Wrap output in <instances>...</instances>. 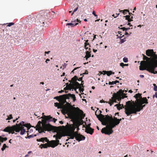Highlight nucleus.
Instances as JSON below:
<instances>
[{"mask_svg": "<svg viewBox=\"0 0 157 157\" xmlns=\"http://www.w3.org/2000/svg\"><path fill=\"white\" fill-rule=\"evenodd\" d=\"M144 103H148V100L146 97L143 98V100H138L136 104H135L134 101H128L126 102L125 113L128 116L132 114H136L137 112L140 111L145 106V105H143Z\"/></svg>", "mask_w": 157, "mask_h": 157, "instance_id": "f257e3e1", "label": "nucleus"}, {"mask_svg": "<svg viewBox=\"0 0 157 157\" xmlns=\"http://www.w3.org/2000/svg\"><path fill=\"white\" fill-rule=\"evenodd\" d=\"M70 98L73 99L74 102L76 100L75 95L70 93L56 96L54 99L57 100L59 103H55L54 106L57 107L58 109H61L63 107V104L66 102V99H69Z\"/></svg>", "mask_w": 157, "mask_h": 157, "instance_id": "f03ea898", "label": "nucleus"}, {"mask_svg": "<svg viewBox=\"0 0 157 157\" xmlns=\"http://www.w3.org/2000/svg\"><path fill=\"white\" fill-rule=\"evenodd\" d=\"M102 124L104 125H107V128H102L101 132L102 133L107 135H110L113 132V131L112 129L116 126L112 120H109L108 117L106 116H105V119L102 122Z\"/></svg>", "mask_w": 157, "mask_h": 157, "instance_id": "7ed1b4c3", "label": "nucleus"}, {"mask_svg": "<svg viewBox=\"0 0 157 157\" xmlns=\"http://www.w3.org/2000/svg\"><path fill=\"white\" fill-rule=\"evenodd\" d=\"M43 123L42 128L37 129L39 133L44 132V131H53L54 132H57L59 131L61 128V126L56 127L52 126L50 124H46L42 120Z\"/></svg>", "mask_w": 157, "mask_h": 157, "instance_id": "20e7f679", "label": "nucleus"}, {"mask_svg": "<svg viewBox=\"0 0 157 157\" xmlns=\"http://www.w3.org/2000/svg\"><path fill=\"white\" fill-rule=\"evenodd\" d=\"M49 15V13L48 11L43 12L42 15L38 18L40 23L39 25H40L41 26L48 27L51 23L50 19L48 18Z\"/></svg>", "mask_w": 157, "mask_h": 157, "instance_id": "39448f33", "label": "nucleus"}, {"mask_svg": "<svg viewBox=\"0 0 157 157\" xmlns=\"http://www.w3.org/2000/svg\"><path fill=\"white\" fill-rule=\"evenodd\" d=\"M157 67V64L148 62L147 64L140 65L139 67L140 70H146L154 74H157V71H155V68Z\"/></svg>", "mask_w": 157, "mask_h": 157, "instance_id": "423d86ee", "label": "nucleus"}, {"mask_svg": "<svg viewBox=\"0 0 157 157\" xmlns=\"http://www.w3.org/2000/svg\"><path fill=\"white\" fill-rule=\"evenodd\" d=\"M14 125L16 127V132H19L20 131V127H22L23 126H25L27 128L28 132H29V129L31 127L30 124H24V122L23 121H21L18 124H17L16 125Z\"/></svg>", "mask_w": 157, "mask_h": 157, "instance_id": "0eeeda50", "label": "nucleus"}, {"mask_svg": "<svg viewBox=\"0 0 157 157\" xmlns=\"http://www.w3.org/2000/svg\"><path fill=\"white\" fill-rule=\"evenodd\" d=\"M151 56L153 57V58H151L150 61H142L141 62L140 65L147 64V63L150 62L155 64H157V55L155 54V52H154V53H152Z\"/></svg>", "mask_w": 157, "mask_h": 157, "instance_id": "6e6552de", "label": "nucleus"}, {"mask_svg": "<svg viewBox=\"0 0 157 157\" xmlns=\"http://www.w3.org/2000/svg\"><path fill=\"white\" fill-rule=\"evenodd\" d=\"M40 118H42L44 122H46V124H49V122L50 121H53L54 123H55L57 121V119L53 118L52 117H51L50 115L45 116L43 115L42 117Z\"/></svg>", "mask_w": 157, "mask_h": 157, "instance_id": "1a4fd4ad", "label": "nucleus"}, {"mask_svg": "<svg viewBox=\"0 0 157 157\" xmlns=\"http://www.w3.org/2000/svg\"><path fill=\"white\" fill-rule=\"evenodd\" d=\"M123 93V90L121 89H120L117 93H114L113 94L112 98H116L117 99L118 101H120L122 98L121 97V94Z\"/></svg>", "mask_w": 157, "mask_h": 157, "instance_id": "9d476101", "label": "nucleus"}, {"mask_svg": "<svg viewBox=\"0 0 157 157\" xmlns=\"http://www.w3.org/2000/svg\"><path fill=\"white\" fill-rule=\"evenodd\" d=\"M16 126L15 125H13L11 127H7L4 129L3 131L5 132H8L9 133H11L13 134L14 133V131L16 132Z\"/></svg>", "mask_w": 157, "mask_h": 157, "instance_id": "9b49d317", "label": "nucleus"}, {"mask_svg": "<svg viewBox=\"0 0 157 157\" xmlns=\"http://www.w3.org/2000/svg\"><path fill=\"white\" fill-rule=\"evenodd\" d=\"M72 120L73 123V124L76 128L77 127H79L80 125L83 124V121L82 119H81L80 121L76 120L75 119H72Z\"/></svg>", "mask_w": 157, "mask_h": 157, "instance_id": "f8f14e48", "label": "nucleus"}, {"mask_svg": "<svg viewBox=\"0 0 157 157\" xmlns=\"http://www.w3.org/2000/svg\"><path fill=\"white\" fill-rule=\"evenodd\" d=\"M110 115V116L108 115H106L105 116L108 117V119L112 120L114 124H116V125H117L120 123L119 121H118L117 120H115L114 119V117L113 118L111 115Z\"/></svg>", "mask_w": 157, "mask_h": 157, "instance_id": "ddd939ff", "label": "nucleus"}, {"mask_svg": "<svg viewBox=\"0 0 157 157\" xmlns=\"http://www.w3.org/2000/svg\"><path fill=\"white\" fill-rule=\"evenodd\" d=\"M85 137L80 134H77L75 137L76 140L78 141L85 140Z\"/></svg>", "mask_w": 157, "mask_h": 157, "instance_id": "4468645a", "label": "nucleus"}, {"mask_svg": "<svg viewBox=\"0 0 157 157\" xmlns=\"http://www.w3.org/2000/svg\"><path fill=\"white\" fill-rule=\"evenodd\" d=\"M56 140H52L51 141V144L52 145L51 146V147L54 148L59 144V140L57 139Z\"/></svg>", "mask_w": 157, "mask_h": 157, "instance_id": "2eb2a0df", "label": "nucleus"}, {"mask_svg": "<svg viewBox=\"0 0 157 157\" xmlns=\"http://www.w3.org/2000/svg\"><path fill=\"white\" fill-rule=\"evenodd\" d=\"M141 94L140 93H138L134 96V97L136 99V101L134 102L135 104H136V103H137V101L139 99L143 100V98H142L141 96Z\"/></svg>", "mask_w": 157, "mask_h": 157, "instance_id": "dca6fc26", "label": "nucleus"}, {"mask_svg": "<svg viewBox=\"0 0 157 157\" xmlns=\"http://www.w3.org/2000/svg\"><path fill=\"white\" fill-rule=\"evenodd\" d=\"M48 143H46L45 144H41L39 146V147L41 148L42 149L43 148H47L48 147H51V146H52V144H51V141L49 142Z\"/></svg>", "mask_w": 157, "mask_h": 157, "instance_id": "f3484780", "label": "nucleus"}, {"mask_svg": "<svg viewBox=\"0 0 157 157\" xmlns=\"http://www.w3.org/2000/svg\"><path fill=\"white\" fill-rule=\"evenodd\" d=\"M95 115L98 118V120L100 121H101L102 120L103 121L105 119V116L101 114H100L99 115H97L96 111L95 112Z\"/></svg>", "mask_w": 157, "mask_h": 157, "instance_id": "a211bd4d", "label": "nucleus"}, {"mask_svg": "<svg viewBox=\"0 0 157 157\" xmlns=\"http://www.w3.org/2000/svg\"><path fill=\"white\" fill-rule=\"evenodd\" d=\"M68 84V83H67ZM74 84L73 83H72L71 84V83H69V84H67L66 86L65 87L64 89V90H71V89L73 88L74 87Z\"/></svg>", "mask_w": 157, "mask_h": 157, "instance_id": "6ab92c4d", "label": "nucleus"}, {"mask_svg": "<svg viewBox=\"0 0 157 157\" xmlns=\"http://www.w3.org/2000/svg\"><path fill=\"white\" fill-rule=\"evenodd\" d=\"M85 132L87 133L92 135L94 132V129L91 127L86 128Z\"/></svg>", "mask_w": 157, "mask_h": 157, "instance_id": "aec40b11", "label": "nucleus"}, {"mask_svg": "<svg viewBox=\"0 0 157 157\" xmlns=\"http://www.w3.org/2000/svg\"><path fill=\"white\" fill-rule=\"evenodd\" d=\"M73 109H74L75 111V112H76L77 113H80L81 114L84 115L83 116V118H84V117L85 116V115L83 114V112L78 107H77L76 108L75 107H73Z\"/></svg>", "mask_w": 157, "mask_h": 157, "instance_id": "412c9836", "label": "nucleus"}, {"mask_svg": "<svg viewBox=\"0 0 157 157\" xmlns=\"http://www.w3.org/2000/svg\"><path fill=\"white\" fill-rule=\"evenodd\" d=\"M36 141L38 142H42L44 143V142L48 143L49 142V140L47 137L41 138L40 139H37Z\"/></svg>", "mask_w": 157, "mask_h": 157, "instance_id": "4be33fe9", "label": "nucleus"}, {"mask_svg": "<svg viewBox=\"0 0 157 157\" xmlns=\"http://www.w3.org/2000/svg\"><path fill=\"white\" fill-rule=\"evenodd\" d=\"M91 49L90 48L89 49L88 51H87L86 52V55L85 56V58H86V59H87L91 56Z\"/></svg>", "mask_w": 157, "mask_h": 157, "instance_id": "5701e85b", "label": "nucleus"}, {"mask_svg": "<svg viewBox=\"0 0 157 157\" xmlns=\"http://www.w3.org/2000/svg\"><path fill=\"white\" fill-rule=\"evenodd\" d=\"M154 53L153 49H148L146 51V54L148 56H151L152 53Z\"/></svg>", "mask_w": 157, "mask_h": 157, "instance_id": "b1692460", "label": "nucleus"}, {"mask_svg": "<svg viewBox=\"0 0 157 157\" xmlns=\"http://www.w3.org/2000/svg\"><path fill=\"white\" fill-rule=\"evenodd\" d=\"M114 74V72H112V71H103L101 74H103L104 75H105V74H106L108 76H109L110 75H112V74Z\"/></svg>", "mask_w": 157, "mask_h": 157, "instance_id": "393cba45", "label": "nucleus"}, {"mask_svg": "<svg viewBox=\"0 0 157 157\" xmlns=\"http://www.w3.org/2000/svg\"><path fill=\"white\" fill-rule=\"evenodd\" d=\"M61 109H62L61 110L62 113L64 115H65V114L68 113V109L67 108H65L64 104H63V107Z\"/></svg>", "mask_w": 157, "mask_h": 157, "instance_id": "a878e982", "label": "nucleus"}, {"mask_svg": "<svg viewBox=\"0 0 157 157\" xmlns=\"http://www.w3.org/2000/svg\"><path fill=\"white\" fill-rule=\"evenodd\" d=\"M76 128L72 124H70L69 126V129L71 131L70 133L75 132V130Z\"/></svg>", "mask_w": 157, "mask_h": 157, "instance_id": "bb28decb", "label": "nucleus"}, {"mask_svg": "<svg viewBox=\"0 0 157 157\" xmlns=\"http://www.w3.org/2000/svg\"><path fill=\"white\" fill-rule=\"evenodd\" d=\"M42 123H43L42 119V121H39L38 122L37 125H36V127H37V129L40 128H42Z\"/></svg>", "mask_w": 157, "mask_h": 157, "instance_id": "cd10ccee", "label": "nucleus"}, {"mask_svg": "<svg viewBox=\"0 0 157 157\" xmlns=\"http://www.w3.org/2000/svg\"><path fill=\"white\" fill-rule=\"evenodd\" d=\"M74 87H75L76 88H79L81 87V85L78 82H73Z\"/></svg>", "mask_w": 157, "mask_h": 157, "instance_id": "c85d7f7f", "label": "nucleus"}, {"mask_svg": "<svg viewBox=\"0 0 157 157\" xmlns=\"http://www.w3.org/2000/svg\"><path fill=\"white\" fill-rule=\"evenodd\" d=\"M20 131H21L20 134L21 135H23L26 132L24 127H20Z\"/></svg>", "mask_w": 157, "mask_h": 157, "instance_id": "c756f323", "label": "nucleus"}, {"mask_svg": "<svg viewBox=\"0 0 157 157\" xmlns=\"http://www.w3.org/2000/svg\"><path fill=\"white\" fill-rule=\"evenodd\" d=\"M78 77L76 76H75L73 77L70 81L71 82H72V83H73V82H76V80H77Z\"/></svg>", "mask_w": 157, "mask_h": 157, "instance_id": "7c9ffc66", "label": "nucleus"}, {"mask_svg": "<svg viewBox=\"0 0 157 157\" xmlns=\"http://www.w3.org/2000/svg\"><path fill=\"white\" fill-rule=\"evenodd\" d=\"M142 56H143V59L144 60H146V61H150L151 58H149L144 55V54H142Z\"/></svg>", "mask_w": 157, "mask_h": 157, "instance_id": "2f4dec72", "label": "nucleus"}, {"mask_svg": "<svg viewBox=\"0 0 157 157\" xmlns=\"http://www.w3.org/2000/svg\"><path fill=\"white\" fill-rule=\"evenodd\" d=\"M62 136L60 134L57 133L56 135H54L53 137H56V139H60Z\"/></svg>", "mask_w": 157, "mask_h": 157, "instance_id": "473e14b6", "label": "nucleus"}, {"mask_svg": "<svg viewBox=\"0 0 157 157\" xmlns=\"http://www.w3.org/2000/svg\"><path fill=\"white\" fill-rule=\"evenodd\" d=\"M78 24V23H68L66 24V25H70L71 26V27H73L75 25H77Z\"/></svg>", "mask_w": 157, "mask_h": 157, "instance_id": "72a5a7b5", "label": "nucleus"}, {"mask_svg": "<svg viewBox=\"0 0 157 157\" xmlns=\"http://www.w3.org/2000/svg\"><path fill=\"white\" fill-rule=\"evenodd\" d=\"M7 140V137H2L1 136H0V142H3L4 141H6Z\"/></svg>", "mask_w": 157, "mask_h": 157, "instance_id": "f704fd0d", "label": "nucleus"}, {"mask_svg": "<svg viewBox=\"0 0 157 157\" xmlns=\"http://www.w3.org/2000/svg\"><path fill=\"white\" fill-rule=\"evenodd\" d=\"M119 81L118 80H116L115 81H112V82H109V84L111 85L114 84H116L117 83H119Z\"/></svg>", "mask_w": 157, "mask_h": 157, "instance_id": "c9c22d12", "label": "nucleus"}, {"mask_svg": "<svg viewBox=\"0 0 157 157\" xmlns=\"http://www.w3.org/2000/svg\"><path fill=\"white\" fill-rule=\"evenodd\" d=\"M69 136H70V138L71 139H74V138L75 137V136L74 135H73L72 133H70L68 135Z\"/></svg>", "mask_w": 157, "mask_h": 157, "instance_id": "e433bc0d", "label": "nucleus"}, {"mask_svg": "<svg viewBox=\"0 0 157 157\" xmlns=\"http://www.w3.org/2000/svg\"><path fill=\"white\" fill-rule=\"evenodd\" d=\"M65 103H66V104L65 105H64V106H65V108H67L68 109V107L69 106H71L70 104L68 102H67L66 101Z\"/></svg>", "mask_w": 157, "mask_h": 157, "instance_id": "4c0bfd02", "label": "nucleus"}, {"mask_svg": "<svg viewBox=\"0 0 157 157\" xmlns=\"http://www.w3.org/2000/svg\"><path fill=\"white\" fill-rule=\"evenodd\" d=\"M120 29H122L124 31V30L125 31H127L128 30H129L130 29H132V28H126L125 27H122L121 28H120Z\"/></svg>", "mask_w": 157, "mask_h": 157, "instance_id": "58836bf2", "label": "nucleus"}, {"mask_svg": "<svg viewBox=\"0 0 157 157\" xmlns=\"http://www.w3.org/2000/svg\"><path fill=\"white\" fill-rule=\"evenodd\" d=\"M6 147H7L6 145V144H5L3 145V147L1 148V150L2 151H3Z\"/></svg>", "mask_w": 157, "mask_h": 157, "instance_id": "ea45409f", "label": "nucleus"}, {"mask_svg": "<svg viewBox=\"0 0 157 157\" xmlns=\"http://www.w3.org/2000/svg\"><path fill=\"white\" fill-rule=\"evenodd\" d=\"M13 118V117L12 114H10L9 116H8V117L6 119V120H10Z\"/></svg>", "mask_w": 157, "mask_h": 157, "instance_id": "a19ab883", "label": "nucleus"}, {"mask_svg": "<svg viewBox=\"0 0 157 157\" xmlns=\"http://www.w3.org/2000/svg\"><path fill=\"white\" fill-rule=\"evenodd\" d=\"M88 40H87L86 41V42H85L84 44L86 46H89V47H90V44L88 43Z\"/></svg>", "mask_w": 157, "mask_h": 157, "instance_id": "79ce46f5", "label": "nucleus"}, {"mask_svg": "<svg viewBox=\"0 0 157 157\" xmlns=\"http://www.w3.org/2000/svg\"><path fill=\"white\" fill-rule=\"evenodd\" d=\"M121 105L119 103V104H117L115 105V106H117L118 109L120 110V107L121 106Z\"/></svg>", "mask_w": 157, "mask_h": 157, "instance_id": "37998d69", "label": "nucleus"}, {"mask_svg": "<svg viewBox=\"0 0 157 157\" xmlns=\"http://www.w3.org/2000/svg\"><path fill=\"white\" fill-rule=\"evenodd\" d=\"M112 98V100H111L110 99V101H112L113 103V102H117V98H113L112 99V98Z\"/></svg>", "mask_w": 157, "mask_h": 157, "instance_id": "c03bdc74", "label": "nucleus"}, {"mask_svg": "<svg viewBox=\"0 0 157 157\" xmlns=\"http://www.w3.org/2000/svg\"><path fill=\"white\" fill-rule=\"evenodd\" d=\"M126 94H124L123 93L121 94V97H122V98L123 99L124 98H127V96L126 95Z\"/></svg>", "mask_w": 157, "mask_h": 157, "instance_id": "a18cd8bd", "label": "nucleus"}, {"mask_svg": "<svg viewBox=\"0 0 157 157\" xmlns=\"http://www.w3.org/2000/svg\"><path fill=\"white\" fill-rule=\"evenodd\" d=\"M127 12H129V10H123V13L124 15H125L127 13Z\"/></svg>", "mask_w": 157, "mask_h": 157, "instance_id": "49530a36", "label": "nucleus"}, {"mask_svg": "<svg viewBox=\"0 0 157 157\" xmlns=\"http://www.w3.org/2000/svg\"><path fill=\"white\" fill-rule=\"evenodd\" d=\"M123 61L125 63H127L128 62V59L127 58L124 57L123 59Z\"/></svg>", "mask_w": 157, "mask_h": 157, "instance_id": "de8ad7c7", "label": "nucleus"}, {"mask_svg": "<svg viewBox=\"0 0 157 157\" xmlns=\"http://www.w3.org/2000/svg\"><path fill=\"white\" fill-rule=\"evenodd\" d=\"M79 91L80 93L83 92L84 90L83 87L82 88L81 86V87H80L79 88Z\"/></svg>", "mask_w": 157, "mask_h": 157, "instance_id": "09e8293b", "label": "nucleus"}, {"mask_svg": "<svg viewBox=\"0 0 157 157\" xmlns=\"http://www.w3.org/2000/svg\"><path fill=\"white\" fill-rule=\"evenodd\" d=\"M14 24V23H13V22L9 23L8 24L7 26L10 27L12 25H13Z\"/></svg>", "mask_w": 157, "mask_h": 157, "instance_id": "8fccbe9b", "label": "nucleus"}, {"mask_svg": "<svg viewBox=\"0 0 157 157\" xmlns=\"http://www.w3.org/2000/svg\"><path fill=\"white\" fill-rule=\"evenodd\" d=\"M71 133L73 135H75V136H77V134H79L78 133V132L76 131L75 132H72Z\"/></svg>", "mask_w": 157, "mask_h": 157, "instance_id": "3c124183", "label": "nucleus"}, {"mask_svg": "<svg viewBox=\"0 0 157 157\" xmlns=\"http://www.w3.org/2000/svg\"><path fill=\"white\" fill-rule=\"evenodd\" d=\"M82 77L79 78L78 79V78L77 80L79 81H81V82L82 83L83 82V81L82 80Z\"/></svg>", "mask_w": 157, "mask_h": 157, "instance_id": "603ef678", "label": "nucleus"}, {"mask_svg": "<svg viewBox=\"0 0 157 157\" xmlns=\"http://www.w3.org/2000/svg\"><path fill=\"white\" fill-rule=\"evenodd\" d=\"M27 132V134H28V138L29 139H30L32 137H33V135H29V136H28V135H29V134L28 133V131Z\"/></svg>", "mask_w": 157, "mask_h": 157, "instance_id": "864d4df0", "label": "nucleus"}, {"mask_svg": "<svg viewBox=\"0 0 157 157\" xmlns=\"http://www.w3.org/2000/svg\"><path fill=\"white\" fill-rule=\"evenodd\" d=\"M126 41L125 39V38L121 39V44L124 43V41Z\"/></svg>", "mask_w": 157, "mask_h": 157, "instance_id": "5fc2aeb1", "label": "nucleus"}, {"mask_svg": "<svg viewBox=\"0 0 157 157\" xmlns=\"http://www.w3.org/2000/svg\"><path fill=\"white\" fill-rule=\"evenodd\" d=\"M125 106H126V105L124 106L123 105V104L121 105V106L120 107V109H121L123 108H124V107H125Z\"/></svg>", "mask_w": 157, "mask_h": 157, "instance_id": "6e6d98bb", "label": "nucleus"}, {"mask_svg": "<svg viewBox=\"0 0 157 157\" xmlns=\"http://www.w3.org/2000/svg\"><path fill=\"white\" fill-rule=\"evenodd\" d=\"M67 65V64L66 63H64L63 64L62 66L63 67V69L64 68H65L66 67Z\"/></svg>", "mask_w": 157, "mask_h": 157, "instance_id": "4d7b16f0", "label": "nucleus"}, {"mask_svg": "<svg viewBox=\"0 0 157 157\" xmlns=\"http://www.w3.org/2000/svg\"><path fill=\"white\" fill-rule=\"evenodd\" d=\"M155 97L156 98H157V92L155 93V94L153 95V98H154Z\"/></svg>", "mask_w": 157, "mask_h": 157, "instance_id": "13d9d810", "label": "nucleus"}, {"mask_svg": "<svg viewBox=\"0 0 157 157\" xmlns=\"http://www.w3.org/2000/svg\"><path fill=\"white\" fill-rule=\"evenodd\" d=\"M124 17H125L126 18L125 19L126 20H128V19H129L130 17V16L129 15H126L125 16H124Z\"/></svg>", "mask_w": 157, "mask_h": 157, "instance_id": "bf43d9fd", "label": "nucleus"}, {"mask_svg": "<svg viewBox=\"0 0 157 157\" xmlns=\"http://www.w3.org/2000/svg\"><path fill=\"white\" fill-rule=\"evenodd\" d=\"M80 21H80L79 20H78V19H76V20H75V21H71V22H72V23H73V22H80Z\"/></svg>", "mask_w": 157, "mask_h": 157, "instance_id": "052dcab7", "label": "nucleus"}, {"mask_svg": "<svg viewBox=\"0 0 157 157\" xmlns=\"http://www.w3.org/2000/svg\"><path fill=\"white\" fill-rule=\"evenodd\" d=\"M120 65L123 67L124 66H125V64L124 63H120Z\"/></svg>", "mask_w": 157, "mask_h": 157, "instance_id": "680f3d73", "label": "nucleus"}, {"mask_svg": "<svg viewBox=\"0 0 157 157\" xmlns=\"http://www.w3.org/2000/svg\"><path fill=\"white\" fill-rule=\"evenodd\" d=\"M114 119L115 120H118V121H119L120 123V121L121 120V119H117V117H114Z\"/></svg>", "mask_w": 157, "mask_h": 157, "instance_id": "e2e57ef3", "label": "nucleus"}, {"mask_svg": "<svg viewBox=\"0 0 157 157\" xmlns=\"http://www.w3.org/2000/svg\"><path fill=\"white\" fill-rule=\"evenodd\" d=\"M154 89L155 91H157V86H155L154 87Z\"/></svg>", "mask_w": 157, "mask_h": 157, "instance_id": "0e129e2a", "label": "nucleus"}, {"mask_svg": "<svg viewBox=\"0 0 157 157\" xmlns=\"http://www.w3.org/2000/svg\"><path fill=\"white\" fill-rule=\"evenodd\" d=\"M88 71L87 70H85V72L82 74V75L87 74Z\"/></svg>", "mask_w": 157, "mask_h": 157, "instance_id": "69168bd1", "label": "nucleus"}, {"mask_svg": "<svg viewBox=\"0 0 157 157\" xmlns=\"http://www.w3.org/2000/svg\"><path fill=\"white\" fill-rule=\"evenodd\" d=\"M92 14L95 16V17H97V15L96 14L95 12L94 11H93L92 12Z\"/></svg>", "mask_w": 157, "mask_h": 157, "instance_id": "338daca9", "label": "nucleus"}, {"mask_svg": "<svg viewBox=\"0 0 157 157\" xmlns=\"http://www.w3.org/2000/svg\"><path fill=\"white\" fill-rule=\"evenodd\" d=\"M127 20H128V21L129 22H131L133 21L132 20L130 19V18H129V19H128Z\"/></svg>", "mask_w": 157, "mask_h": 157, "instance_id": "774afa93", "label": "nucleus"}]
</instances>
